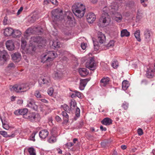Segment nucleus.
<instances>
[{"label":"nucleus","mask_w":155,"mask_h":155,"mask_svg":"<svg viewBox=\"0 0 155 155\" xmlns=\"http://www.w3.org/2000/svg\"><path fill=\"white\" fill-rule=\"evenodd\" d=\"M114 41L113 40H111L110 41L108 44L106 45L105 49H108L112 48L114 45Z\"/></svg>","instance_id":"obj_36"},{"label":"nucleus","mask_w":155,"mask_h":155,"mask_svg":"<svg viewBox=\"0 0 155 155\" xmlns=\"http://www.w3.org/2000/svg\"><path fill=\"white\" fill-rule=\"evenodd\" d=\"M27 106L36 110L38 108L37 106L35 104V101L32 99L30 98L27 101Z\"/></svg>","instance_id":"obj_11"},{"label":"nucleus","mask_w":155,"mask_h":155,"mask_svg":"<svg viewBox=\"0 0 155 155\" xmlns=\"http://www.w3.org/2000/svg\"><path fill=\"white\" fill-rule=\"evenodd\" d=\"M110 81V78L108 77H103L100 81V84L101 87H105L107 85Z\"/></svg>","instance_id":"obj_16"},{"label":"nucleus","mask_w":155,"mask_h":155,"mask_svg":"<svg viewBox=\"0 0 155 155\" xmlns=\"http://www.w3.org/2000/svg\"><path fill=\"white\" fill-rule=\"evenodd\" d=\"M140 30H138L136 31L134 34L135 38L138 41H140L141 40L140 38Z\"/></svg>","instance_id":"obj_33"},{"label":"nucleus","mask_w":155,"mask_h":155,"mask_svg":"<svg viewBox=\"0 0 155 155\" xmlns=\"http://www.w3.org/2000/svg\"><path fill=\"white\" fill-rule=\"evenodd\" d=\"M52 17L53 21L61 20L63 18L62 11L60 9L53 10L51 12Z\"/></svg>","instance_id":"obj_4"},{"label":"nucleus","mask_w":155,"mask_h":155,"mask_svg":"<svg viewBox=\"0 0 155 155\" xmlns=\"http://www.w3.org/2000/svg\"><path fill=\"white\" fill-rule=\"evenodd\" d=\"M102 123L103 124L108 125L112 123V120L109 118L106 117L102 120Z\"/></svg>","instance_id":"obj_28"},{"label":"nucleus","mask_w":155,"mask_h":155,"mask_svg":"<svg viewBox=\"0 0 155 155\" xmlns=\"http://www.w3.org/2000/svg\"><path fill=\"white\" fill-rule=\"evenodd\" d=\"M57 54L53 51H49L44 53L41 56V62L43 63L51 62L57 57ZM51 64V62L50 63Z\"/></svg>","instance_id":"obj_2"},{"label":"nucleus","mask_w":155,"mask_h":155,"mask_svg":"<svg viewBox=\"0 0 155 155\" xmlns=\"http://www.w3.org/2000/svg\"><path fill=\"white\" fill-rule=\"evenodd\" d=\"M13 30L10 28H7L4 30V34L7 36H10L12 35L13 33Z\"/></svg>","instance_id":"obj_26"},{"label":"nucleus","mask_w":155,"mask_h":155,"mask_svg":"<svg viewBox=\"0 0 155 155\" xmlns=\"http://www.w3.org/2000/svg\"><path fill=\"white\" fill-rule=\"evenodd\" d=\"M90 80L88 79H81L80 80V83L79 88L81 90H83L86 86L87 82Z\"/></svg>","instance_id":"obj_18"},{"label":"nucleus","mask_w":155,"mask_h":155,"mask_svg":"<svg viewBox=\"0 0 155 155\" xmlns=\"http://www.w3.org/2000/svg\"><path fill=\"white\" fill-rule=\"evenodd\" d=\"M29 88V86L27 84H15L13 86H10V89L11 91H15L16 92H25Z\"/></svg>","instance_id":"obj_3"},{"label":"nucleus","mask_w":155,"mask_h":155,"mask_svg":"<svg viewBox=\"0 0 155 155\" xmlns=\"http://www.w3.org/2000/svg\"><path fill=\"white\" fill-rule=\"evenodd\" d=\"M34 95L35 96L38 98H42L43 97L42 95H41L39 91L37 90L35 91Z\"/></svg>","instance_id":"obj_44"},{"label":"nucleus","mask_w":155,"mask_h":155,"mask_svg":"<svg viewBox=\"0 0 155 155\" xmlns=\"http://www.w3.org/2000/svg\"><path fill=\"white\" fill-rule=\"evenodd\" d=\"M57 140L56 138L54 137H51L48 139V141L50 143H53L55 142Z\"/></svg>","instance_id":"obj_43"},{"label":"nucleus","mask_w":155,"mask_h":155,"mask_svg":"<svg viewBox=\"0 0 155 155\" xmlns=\"http://www.w3.org/2000/svg\"><path fill=\"white\" fill-rule=\"evenodd\" d=\"M100 22L103 23L105 26L108 25L110 21V17L109 15H103L100 19Z\"/></svg>","instance_id":"obj_9"},{"label":"nucleus","mask_w":155,"mask_h":155,"mask_svg":"<svg viewBox=\"0 0 155 155\" xmlns=\"http://www.w3.org/2000/svg\"><path fill=\"white\" fill-rule=\"evenodd\" d=\"M0 118L2 123L3 128L5 130H7L9 128V127L8 125L5 123V121H4L2 120V118L1 117H0Z\"/></svg>","instance_id":"obj_42"},{"label":"nucleus","mask_w":155,"mask_h":155,"mask_svg":"<svg viewBox=\"0 0 155 155\" xmlns=\"http://www.w3.org/2000/svg\"><path fill=\"white\" fill-rule=\"evenodd\" d=\"M50 2H51V1L50 0H44V3L45 4L47 5Z\"/></svg>","instance_id":"obj_63"},{"label":"nucleus","mask_w":155,"mask_h":155,"mask_svg":"<svg viewBox=\"0 0 155 155\" xmlns=\"http://www.w3.org/2000/svg\"><path fill=\"white\" fill-rule=\"evenodd\" d=\"M21 34V32L18 30H13V33L12 35L14 37H16L20 36Z\"/></svg>","instance_id":"obj_34"},{"label":"nucleus","mask_w":155,"mask_h":155,"mask_svg":"<svg viewBox=\"0 0 155 155\" xmlns=\"http://www.w3.org/2000/svg\"><path fill=\"white\" fill-rule=\"evenodd\" d=\"M0 134L5 137H8L7 132L5 131H0Z\"/></svg>","instance_id":"obj_50"},{"label":"nucleus","mask_w":155,"mask_h":155,"mask_svg":"<svg viewBox=\"0 0 155 155\" xmlns=\"http://www.w3.org/2000/svg\"><path fill=\"white\" fill-rule=\"evenodd\" d=\"M73 92L76 93V96L79 98H81L83 94L81 93L76 90H74Z\"/></svg>","instance_id":"obj_46"},{"label":"nucleus","mask_w":155,"mask_h":155,"mask_svg":"<svg viewBox=\"0 0 155 155\" xmlns=\"http://www.w3.org/2000/svg\"><path fill=\"white\" fill-rule=\"evenodd\" d=\"M112 66L114 68H116L118 66V63L116 60L113 61L112 63Z\"/></svg>","instance_id":"obj_49"},{"label":"nucleus","mask_w":155,"mask_h":155,"mask_svg":"<svg viewBox=\"0 0 155 155\" xmlns=\"http://www.w3.org/2000/svg\"><path fill=\"white\" fill-rule=\"evenodd\" d=\"M87 44L85 43H82L81 45V47L83 50H84L86 47Z\"/></svg>","instance_id":"obj_57"},{"label":"nucleus","mask_w":155,"mask_h":155,"mask_svg":"<svg viewBox=\"0 0 155 155\" xmlns=\"http://www.w3.org/2000/svg\"><path fill=\"white\" fill-rule=\"evenodd\" d=\"M38 132L37 131H34L31 135L30 137V140H32L34 141H35V135L37 134Z\"/></svg>","instance_id":"obj_45"},{"label":"nucleus","mask_w":155,"mask_h":155,"mask_svg":"<svg viewBox=\"0 0 155 155\" xmlns=\"http://www.w3.org/2000/svg\"><path fill=\"white\" fill-rule=\"evenodd\" d=\"M11 57L13 60L15 62L19 61L21 59V56L19 53H15L11 55Z\"/></svg>","instance_id":"obj_20"},{"label":"nucleus","mask_w":155,"mask_h":155,"mask_svg":"<svg viewBox=\"0 0 155 155\" xmlns=\"http://www.w3.org/2000/svg\"><path fill=\"white\" fill-rule=\"evenodd\" d=\"M69 16H68V20L67 21V24H68L70 27H72L74 25L73 21L72 20H71V18L69 19Z\"/></svg>","instance_id":"obj_47"},{"label":"nucleus","mask_w":155,"mask_h":155,"mask_svg":"<svg viewBox=\"0 0 155 155\" xmlns=\"http://www.w3.org/2000/svg\"><path fill=\"white\" fill-rule=\"evenodd\" d=\"M109 7L111 10V12H112L113 14H114V12L118 9V5L116 2H113L110 3Z\"/></svg>","instance_id":"obj_19"},{"label":"nucleus","mask_w":155,"mask_h":155,"mask_svg":"<svg viewBox=\"0 0 155 155\" xmlns=\"http://www.w3.org/2000/svg\"><path fill=\"white\" fill-rule=\"evenodd\" d=\"M153 35L152 32L146 29L144 31V35L145 39L147 41H150Z\"/></svg>","instance_id":"obj_17"},{"label":"nucleus","mask_w":155,"mask_h":155,"mask_svg":"<svg viewBox=\"0 0 155 155\" xmlns=\"http://www.w3.org/2000/svg\"><path fill=\"white\" fill-rule=\"evenodd\" d=\"M61 45L60 42L58 41H54L53 42L52 45L55 48H58L60 47Z\"/></svg>","instance_id":"obj_40"},{"label":"nucleus","mask_w":155,"mask_h":155,"mask_svg":"<svg viewBox=\"0 0 155 155\" xmlns=\"http://www.w3.org/2000/svg\"><path fill=\"white\" fill-rule=\"evenodd\" d=\"M6 47L9 51H12L14 49L15 45L13 41L11 40L7 41L5 43Z\"/></svg>","instance_id":"obj_15"},{"label":"nucleus","mask_w":155,"mask_h":155,"mask_svg":"<svg viewBox=\"0 0 155 155\" xmlns=\"http://www.w3.org/2000/svg\"><path fill=\"white\" fill-rule=\"evenodd\" d=\"M71 109L73 110L75 107H76V103L74 100H71L70 102Z\"/></svg>","instance_id":"obj_38"},{"label":"nucleus","mask_w":155,"mask_h":155,"mask_svg":"<svg viewBox=\"0 0 155 155\" xmlns=\"http://www.w3.org/2000/svg\"><path fill=\"white\" fill-rule=\"evenodd\" d=\"M63 106L64 110L65 111H67V112L70 111L69 107L68 105H64Z\"/></svg>","instance_id":"obj_54"},{"label":"nucleus","mask_w":155,"mask_h":155,"mask_svg":"<svg viewBox=\"0 0 155 155\" xmlns=\"http://www.w3.org/2000/svg\"><path fill=\"white\" fill-rule=\"evenodd\" d=\"M53 89L52 88H50L48 91V93L49 95L51 96L53 94Z\"/></svg>","instance_id":"obj_51"},{"label":"nucleus","mask_w":155,"mask_h":155,"mask_svg":"<svg viewBox=\"0 0 155 155\" xmlns=\"http://www.w3.org/2000/svg\"><path fill=\"white\" fill-rule=\"evenodd\" d=\"M28 110L27 108L19 109L15 110L14 111V114L16 115H22L24 118L26 117V116L28 113Z\"/></svg>","instance_id":"obj_8"},{"label":"nucleus","mask_w":155,"mask_h":155,"mask_svg":"<svg viewBox=\"0 0 155 155\" xmlns=\"http://www.w3.org/2000/svg\"><path fill=\"white\" fill-rule=\"evenodd\" d=\"M42 30V29L40 27H33L27 29L26 31V33L28 35L33 33H36L39 34L41 32Z\"/></svg>","instance_id":"obj_6"},{"label":"nucleus","mask_w":155,"mask_h":155,"mask_svg":"<svg viewBox=\"0 0 155 155\" xmlns=\"http://www.w3.org/2000/svg\"><path fill=\"white\" fill-rule=\"evenodd\" d=\"M129 86V84L127 81H124L122 83V88L124 90H125Z\"/></svg>","instance_id":"obj_31"},{"label":"nucleus","mask_w":155,"mask_h":155,"mask_svg":"<svg viewBox=\"0 0 155 155\" xmlns=\"http://www.w3.org/2000/svg\"><path fill=\"white\" fill-rule=\"evenodd\" d=\"M9 58V56L5 51L3 50L0 51V61H6Z\"/></svg>","instance_id":"obj_10"},{"label":"nucleus","mask_w":155,"mask_h":155,"mask_svg":"<svg viewBox=\"0 0 155 155\" xmlns=\"http://www.w3.org/2000/svg\"><path fill=\"white\" fill-rule=\"evenodd\" d=\"M51 2L54 5H56L57 3V2L56 0H51Z\"/></svg>","instance_id":"obj_62"},{"label":"nucleus","mask_w":155,"mask_h":155,"mask_svg":"<svg viewBox=\"0 0 155 155\" xmlns=\"http://www.w3.org/2000/svg\"><path fill=\"white\" fill-rule=\"evenodd\" d=\"M15 66L14 63H11L8 64L7 67L6 68L7 71H9L15 68Z\"/></svg>","instance_id":"obj_37"},{"label":"nucleus","mask_w":155,"mask_h":155,"mask_svg":"<svg viewBox=\"0 0 155 155\" xmlns=\"http://www.w3.org/2000/svg\"><path fill=\"white\" fill-rule=\"evenodd\" d=\"M86 66L87 68L92 71L95 69L96 64L93 58H90L88 61L86 63Z\"/></svg>","instance_id":"obj_7"},{"label":"nucleus","mask_w":155,"mask_h":155,"mask_svg":"<svg viewBox=\"0 0 155 155\" xmlns=\"http://www.w3.org/2000/svg\"><path fill=\"white\" fill-rule=\"evenodd\" d=\"M143 13L142 10L140 9H139L137 10V18H140L142 17Z\"/></svg>","instance_id":"obj_48"},{"label":"nucleus","mask_w":155,"mask_h":155,"mask_svg":"<svg viewBox=\"0 0 155 155\" xmlns=\"http://www.w3.org/2000/svg\"><path fill=\"white\" fill-rule=\"evenodd\" d=\"M27 51H25L24 53H26L32 54L36 50V47L35 44H30L28 46H27V47L26 48Z\"/></svg>","instance_id":"obj_13"},{"label":"nucleus","mask_w":155,"mask_h":155,"mask_svg":"<svg viewBox=\"0 0 155 155\" xmlns=\"http://www.w3.org/2000/svg\"><path fill=\"white\" fill-rule=\"evenodd\" d=\"M41 83V85L43 84L45 86L48 87L51 84V81L49 77H45L42 79L39 80V82Z\"/></svg>","instance_id":"obj_12"},{"label":"nucleus","mask_w":155,"mask_h":155,"mask_svg":"<svg viewBox=\"0 0 155 155\" xmlns=\"http://www.w3.org/2000/svg\"><path fill=\"white\" fill-rule=\"evenodd\" d=\"M111 12V10L109 7H105L103 9L102 11L103 15H108V13L109 11Z\"/></svg>","instance_id":"obj_35"},{"label":"nucleus","mask_w":155,"mask_h":155,"mask_svg":"<svg viewBox=\"0 0 155 155\" xmlns=\"http://www.w3.org/2000/svg\"><path fill=\"white\" fill-rule=\"evenodd\" d=\"M55 119L58 122L60 121L61 120V118L58 116H57L55 117Z\"/></svg>","instance_id":"obj_60"},{"label":"nucleus","mask_w":155,"mask_h":155,"mask_svg":"<svg viewBox=\"0 0 155 155\" xmlns=\"http://www.w3.org/2000/svg\"><path fill=\"white\" fill-rule=\"evenodd\" d=\"M61 114L64 120V123L66 124L69 121V116L65 111H62Z\"/></svg>","instance_id":"obj_27"},{"label":"nucleus","mask_w":155,"mask_h":155,"mask_svg":"<svg viewBox=\"0 0 155 155\" xmlns=\"http://www.w3.org/2000/svg\"><path fill=\"white\" fill-rule=\"evenodd\" d=\"M100 129L102 131H106L107 130V129L105 127H104L102 126H100Z\"/></svg>","instance_id":"obj_64"},{"label":"nucleus","mask_w":155,"mask_h":155,"mask_svg":"<svg viewBox=\"0 0 155 155\" xmlns=\"http://www.w3.org/2000/svg\"><path fill=\"white\" fill-rule=\"evenodd\" d=\"M7 17H5L3 20V24L4 25H6L7 24Z\"/></svg>","instance_id":"obj_59"},{"label":"nucleus","mask_w":155,"mask_h":155,"mask_svg":"<svg viewBox=\"0 0 155 155\" xmlns=\"http://www.w3.org/2000/svg\"><path fill=\"white\" fill-rule=\"evenodd\" d=\"M137 133L140 136L142 135L143 134L142 130L141 128H140L138 129L137 130Z\"/></svg>","instance_id":"obj_55"},{"label":"nucleus","mask_w":155,"mask_h":155,"mask_svg":"<svg viewBox=\"0 0 155 155\" xmlns=\"http://www.w3.org/2000/svg\"><path fill=\"white\" fill-rule=\"evenodd\" d=\"M21 49H22V51L24 52L25 51H27L26 48L27 47V46H26V42L25 41L22 39L21 40Z\"/></svg>","instance_id":"obj_30"},{"label":"nucleus","mask_w":155,"mask_h":155,"mask_svg":"<svg viewBox=\"0 0 155 155\" xmlns=\"http://www.w3.org/2000/svg\"><path fill=\"white\" fill-rule=\"evenodd\" d=\"M78 71L80 75L82 77L85 76L89 73L88 71L85 68H80Z\"/></svg>","instance_id":"obj_25"},{"label":"nucleus","mask_w":155,"mask_h":155,"mask_svg":"<svg viewBox=\"0 0 155 155\" xmlns=\"http://www.w3.org/2000/svg\"><path fill=\"white\" fill-rule=\"evenodd\" d=\"M80 109L78 107L76 108L75 115L77 117H78L80 116Z\"/></svg>","instance_id":"obj_52"},{"label":"nucleus","mask_w":155,"mask_h":155,"mask_svg":"<svg viewBox=\"0 0 155 155\" xmlns=\"http://www.w3.org/2000/svg\"><path fill=\"white\" fill-rule=\"evenodd\" d=\"M23 9V8L22 7H21L18 10L17 13V15H18L20 14L21 12H22Z\"/></svg>","instance_id":"obj_58"},{"label":"nucleus","mask_w":155,"mask_h":155,"mask_svg":"<svg viewBox=\"0 0 155 155\" xmlns=\"http://www.w3.org/2000/svg\"><path fill=\"white\" fill-rule=\"evenodd\" d=\"M115 17L114 18V19L117 22H120L122 18L121 15L118 13L115 14Z\"/></svg>","instance_id":"obj_32"},{"label":"nucleus","mask_w":155,"mask_h":155,"mask_svg":"<svg viewBox=\"0 0 155 155\" xmlns=\"http://www.w3.org/2000/svg\"><path fill=\"white\" fill-rule=\"evenodd\" d=\"M63 75V73L61 71L58 70L54 71L53 76L56 79H60L61 78Z\"/></svg>","instance_id":"obj_22"},{"label":"nucleus","mask_w":155,"mask_h":155,"mask_svg":"<svg viewBox=\"0 0 155 155\" xmlns=\"http://www.w3.org/2000/svg\"><path fill=\"white\" fill-rule=\"evenodd\" d=\"M28 151L30 155H36L35 150L33 148H29L28 149Z\"/></svg>","instance_id":"obj_39"},{"label":"nucleus","mask_w":155,"mask_h":155,"mask_svg":"<svg viewBox=\"0 0 155 155\" xmlns=\"http://www.w3.org/2000/svg\"><path fill=\"white\" fill-rule=\"evenodd\" d=\"M16 132V131H15V132H13L11 135H8V137L10 138H12L14 137L16 135L15 133Z\"/></svg>","instance_id":"obj_56"},{"label":"nucleus","mask_w":155,"mask_h":155,"mask_svg":"<svg viewBox=\"0 0 155 155\" xmlns=\"http://www.w3.org/2000/svg\"><path fill=\"white\" fill-rule=\"evenodd\" d=\"M41 39V38L39 36L32 37L31 38L30 43L35 45V43L40 42Z\"/></svg>","instance_id":"obj_24"},{"label":"nucleus","mask_w":155,"mask_h":155,"mask_svg":"<svg viewBox=\"0 0 155 155\" xmlns=\"http://www.w3.org/2000/svg\"><path fill=\"white\" fill-rule=\"evenodd\" d=\"M49 134L48 131L45 129L41 130L39 132V136L40 138L45 139L48 136Z\"/></svg>","instance_id":"obj_23"},{"label":"nucleus","mask_w":155,"mask_h":155,"mask_svg":"<svg viewBox=\"0 0 155 155\" xmlns=\"http://www.w3.org/2000/svg\"><path fill=\"white\" fill-rule=\"evenodd\" d=\"M73 145V143H68L66 144V146H67L68 147H71Z\"/></svg>","instance_id":"obj_61"},{"label":"nucleus","mask_w":155,"mask_h":155,"mask_svg":"<svg viewBox=\"0 0 155 155\" xmlns=\"http://www.w3.org/2000/svg\"><path fill=\"white\" fill-rule=\"evenodd\" d=\"M130 35V33L126 29L122 30L120 32L121 37H128Z\"/></svg>","instance_id":"obj_29"},{"label":"nucleus","mask_w":155,"mask_h":155,"mask_svg":"<svg viewBox=\"0 0 155 155\" xmlns=\"http://www.w3.org/2000/svg\"><path fill=\"white\" fill-rule=\"evenodd\" d=\"M122 106L125 110H127L128 108V104L127 102H124Z\"/></svg>","instance_id":"obj_53"},{"label":"nucleus","mask_w":155,"mask_h":155,"mask_svg":"<svg viewBox=\"0 0 155 155\" xmlns=\"http://www.w3.org/2000/svg\"><path fill=\"white\" fill-rule=\"evenodd\" d=\"M106 40V37L105 35L102 32H99L98 33L97 40L100 43H104Z\"/></svg>","instance_id":"obj_21"},{"label":"nucleus","mask_w":155,"mask_h":155,"mask_svg":"<svg viewBox=\"0 0 155 155\" xmlns=\"http://www.w3.org/2000/svg\"><path fill=\"white\" fill-rule=\"evenodd\" d=\"M36 20V18L35 16L33 15L32 17H29L28 19V21L30 23L34 22Z\"/></svg>","instance_id":"obj_41"},{"label":"nucleus","mask_w":155,"mask_h":155,"mask_svg":"<svg viewBox=\"0 0 155 155\" xmlns=\"http://www.w3.org/2000/svg\"><path fill=\"white\" fill-rule=\"evenodd\" d=\"M72 10L74 14L78 18H81L84 15L85 8L82 4L77 3L72 6Z\"/></svg>","instance_id":"obj_1"},{"label":"nucleus","mask_w":155,"mask_h":155,"mask_svg":"<svg viewBox=\"0 0 155 155\" xmlns=\"http://www.w3.org/2000/svg\"><path fill=\"white\" fill-rule=\"evenodd\" d=\"M25 118L28 119L31 121L34 122L39 120H40V117L38 114L31 112L28 113Z\"/></svg>","instance_id":"obj_5"},{"label":"nucleus","mask_w":155,"mask_h":155,"mask_svg":"<svg viewBox=\"0 0 155 155\" xmlns=\"http://www.w3.org/2000/svg\"><path fill=\"white\" fill-rule=\"evenodd\" d=\"M96 19L95 15L93 13H89L87 16V21L90 23H93Z\"/></svg>","instance_id":"obj_14"}]
</instances>
